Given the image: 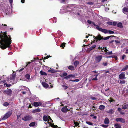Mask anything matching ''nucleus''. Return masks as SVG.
<instances>
[{"label":"nucleus","instance_id":"nucleus-15","mask_svg":"<svg viewBox=\"0 0 128 128\" xmlns=\"http://www.w3.org/2000/svg\"><path fill=\"white\" fill-rule=\"evenodd\" d=\"M43 120L45 122H49V120L48 119V118L46 116H44L43 117Z\"/></svg>","mask_w":128,"mask_h":128},{"label":"nucleus","instance_id":"nucleus-56","mask_svg":"<svg viewBox=\"0 0 128 128\" xmlns=\"http://www.w3.org/2000/svg\"><path fill=\"white\" fill-rule=\"evenodd\" d=\"M87 22L90 24H91L92 23V22L89 20H88Z\"/></svg>","mask_w":128,"mask_h":128},{"label":"nucleus","instance_id":"nucleus-12","mask_svg":"<svg viewBox=\"0 0 128 128\" xmlns=\"http://www.w3.org/2000/svg\"><path fill=\"white\" fill-rule=\"evenodd\" d=\"M104 123L105 124H108L109 123V120L108 118L106 117L104 119Z\"/></svg>","mask_w":128,"mask_h":128},{"label":"nucleus","instance_id":"nucleus-54","mask_svg":"<svg viewBox=\"0 0 128 128\" xmlns=\"http://www.w3.org/2000/svg\"><path fill=\"white\" fill-rule=\"evenodd\" d=\"M12 91L10 89H8V95L12 93Z\"/></svg>","mask_w":128,"mask_h":128},{"label":"nucleus","instance_id":"nucleus-48","mask_svg":"<svg viewBox=\"0 0 128 128\" xmlns=\"http://www.w3.org/2000/svg\"><path fill=\"white\" fill-rule=\"evenodd\" d=\"M72 82H78L79 81V79H76L74 80H70Z\"/></svg>","mask_w":128,"mask_h":128},{"label":"nucleus","instance_id":"nucleus-49","mask_svg":"<svg viewBox=\"0 0 128 128\" xmlns=\"http://www.w3.org/2000/svg\"><path fill=\"white\" fill-rule=\"evenodd\" d=\"M107 24L110 25H112V22H107Z\"/></svg>","mask_w":128,"mask_h":128},{"label":"nucleus","instance_id":"nucleus-7","mask_svg":"<svg viewBox=\"0 0 128 128\" xmlns=\"http://www.w3.org/2000/svg\"><path fill=\"white\" fill-rule=\"evenodd\" d=\"M12 71L13 73L10 76V78L11 80H14L16 77V73H14L15 72L14 71L12 70Z\"/></svg>","mask_w":128,"mask_h":128},{"label":"nucleus","instance_id":"nucleus-34","mask_svg":"<svg viewBox=\"0 0 128 128\" xmlns=\"http://www.w3.org/2000/svg\"><path fill=\"white\" fill-rule=\"evenodd\" d=\"M25 77L27 79L29 80L30 78V75L28 74H26L25 75Z\"/></svg>","mask_w":128,"mask_h":128},{"label":"nucleus","instance_id":"nucleus-36","mask_svg":"<svg viewBox=\"0 0 128 128\" xmlns=\"http://www.w3.org/2000/svg\"><path fill=\"white\" fill-rule=\"evenodd\" d=\"M74 123L76 126H78V127H80L79 124L77 122H75L74 121Z\"/></svg>","mask_w":128,"mask_h":128},{"label":"nucleus","instance_id":"nucleus-53","mask_svg":"<svg viewBox=\"0 0 128 128\" xmlns=\"http://www.w3.org/2000/svg\"><path fill=\"white\" fill-rule=\"evenodd\" d=\"M101 126L102 127H103L104 128H106L108 126V125H104V124H102L101 125Z\"/></svg>","mask_w":128,"mask_h":128},{"label":"nucleus","instance_id":"nucleus-50","mask_svg":"<svg viewBox=\"0 0 128 128\" xmlns=\"http://www.w3.org/2000/svg\"><path fill=\"white\" fill-rule=\"evenodd\" d=\"M113 57H114V56H106V58H113Z\"/></svg>","mask_w":128,"mask_h":128},{"label":"nucleus","instance_id":"nucleus-42","mask_svg":"<svg viewBox=\"0 0 128 128\" xmlns=\"http://www.w3.org/2000/svg\"><path fill=\"white\" fill-rule=\"evenodd\" d=\"M4 106H8V103L7 102H5L3 104Z\"/></svg>","mask_w":128,"mask_h":128},{"label":"nucleus","instance_id":"nucleus-47","mask_svg":"<svg viewBox=\"0 0 128 128\" xmlns=\"http://www.w3.org/2000/svg\"><path fill=\"white\" fill-rule=\"evenodd\" d=\"M53 20L54 22H54H56L57 21V19L56 18L54 17L53 19Z\"/></svg>","mask_w":128,"mask_h":128},{"label":"nucleus","instance_id":"nucleus-26","mask_svg":"<svg viewBox=\"0 0 128 128\" xmlns=\"http://www.w3.org/2000/svg\"><path fill=\"white\" fill-rule=\"evenodd\" d=\"M40 73L41 75L46 76L47 74L45 72H43L42 70H41L40 72Z\"/></svg>","mask_w":128,"mask_h":128},{"label":"nucleus","instance_id":"nucleus-33","mask_svg":"<svg viewBox=\"0 0 128 128\" xmlns=\"http://www.w3.org/2000/svg\"><path fill=\"white\" fill-rule=\"evenodd\" d=\"M40 111V109H36L34 110L33 112L34 113H36V112H39Z\"/></svg>","mask_w":128,"mask_h":128},{"label":"nucleus","instance_id":"nucleus-25","mask_svg":"<svg viewBox=\"0 0 128 128\" xmlns=\"http://www.w3.org/2000/svg\"><path fill=\"white\" fill-rule=\"evenodd\" d=\"M118 82V83L121 84H124L126 82V81L125 80H120V82H119V81Z\"/></svg>","mask_w":128,"mask_h":128},{"label":"nucleus","instance_id":"nucleus-38","mask_svg":"<svg viewBox=\"0 0 128 128\" xmlns=\"http://www.w3.org/2000/svg\"><path fill=\"white\" fill-rule=\"evenodd\" d=\"M49 72L51 73H54L55 72V71L54 70H50L48 71Z\"/></svg>","mask_w":128,"mask_h":128},{"label":"nucleus","instance_id":"nucleus-46","mask_svg":"<svg viewBox=\"0 0 128 128\" xmlns=\"http://www.w3.org/2000/svg\"><path fill=\"white\" fill-rule=\"evenodd\" d=\"M52 57V56H47L46 57H44V59H46L48 58H49L50 57Z\"/></svg>","mask_w":128,"mask_h":128},{"label":"nucleus","instance_id":"nucleus-45","mask_svg":"<svg viewBox=\"0 0 128 128\" xmlns=\"http://www.w3.org/2000/svg\"><path fill=\"white\" fill-rule=\"evenodd\" d=\"M108 32L110 34H113L114 33V32L111 30H108Z\"/></svg>","mask_w":128,"mask_h":128},{"label":"nucleus","instance_id":"nucleus-62","mask_svg":"<svg viewBox=\"0 0 128 128\" xmlns=\"http://www.w3.org/2000/svg\"><path fill=\"white\" fill-rule=\"evenodd\" d=\"M114 42L116 43V44L120 43V42L119 41L117 40H115Z\"/></svg>","mask_w":128,"mask_h":128},{"label":"nucleus","instance_id":"nucleus-13","mask_svg":"<svg viewBox=\"0 0 128 128\" xmlns=\"http://www.w3.org/2000/svg\"><path fill=\"white\" fill-rule=\"evenodd\" d=\"M122 12L123 13L126 14V12H128V8L124 7L122 9Z\"/></svg>","mask_w":128,"mask_h":128},{"label":"nucleus","instance_id":"nucleus-32","mask_svg":"<svg viewBox=\"0 0 128 128\" xmlns=\"http://www.w3.org/2000/svg\"><path fill=\"white\" fill-rule=\"evenodd\" d=\"M34 106L35 107H38L39 106L38 104V102H34L33 103Z\"/></svg>","mask_w":128,"mask_h":128},{"label":"nucleus","instance_id":"nucleus-59","mask_svg":"<svg viewBox=\"0 0 128 128\" xmlns=\"http://www.w3.org/2000/svg\"><path fill=\"white\" fill-rule=\"evenodd\" d=\"M126 56L125 55H123L122 56V60H124V58L125 57H126Z\"/></svg>","mask_w":128,"mask_h":128},{"label":"nucleus","instance_id":"nucleus-35","mask_svg":"<svg viewBox=\"0 0 128 128\" xmlns=\"http://www.w3.org/2000/svg\"><path fill=\"white\" fill-rule=\"evenodd\" d=\"M73 75L72 74H70L68 76H66L64 77L65 79H68L70 78V77H72Z\"/></svg>","mask_w":128,"mask_h":128},{"label":"nucleus","instance_id":"nucleus-24","mask_svg":"<svg viewBox=\"0 0 128 128\" xmlns=\"http://www.w3.org/2000/svg\"><path fill=\"white\" fill-rule=\"evenodd\" d=\"M128 68V65H127L124 67L121 70V71H124L126 70Z\"/></svg>","mask_w":128,"mask_h":128},{"label":"nucleus","instance_id":"nucleus-27","mask_svg":"<svg viewBox=\"0 0 128 128\" xmlns=\"http://www.w3.org/2000/svg\"><path fill=\"white\" fill-rule=\"evenodd\" d=\"M114 36H108L104 38V37H103V38L102 39V40L103 39L104 40H106L108 39L110 37Z\"/></svg>","mask_w":128,"mask_h":128},{"label":"nucleus","instance_id":"nucleus-9","mask_svg":"<svg viewBox=\"0 0 128 128\" xmlns=\"http://www.w3.org/2000/svg\"><path fill=\"white\" fill-rule=\"evenodd\" d=\"M11 38L10 37V36L8 35V50L9 49L11 50V47L12 45H10L11 43L12 42V40H11Z\"/></svg>","mask_w":128,"mask_h":128},{"label":"nucleus","instance_id":"nucleus-18","mask_svg":"<svg viewBox=\"0 0 128 128\" xmlns=\"http://www.w3.org/2000/svg\"><path fill=\"white\" fill-rule=\"evenodd\" d=\"M79 62L78 60H76L74 62V64L75 68H76L78 65L79 64Z\"/></svg>","mask_w":128,"mask_h":128},{"label":"nucleus","instance_id":"nucleus-17","mask_svg":"<svg viewBox=\"0 0 128 128\" xmlns=\"http://www.w3.org/2000/svg\"><path fill=\"white\" fill-rule=\"evenodd\" d=\"M42 84L44 87L48 88V84L45 82H42Z\"/></svg>","mask_w":128,"mask_h":128},{"label":"nucleus","instance_id":"nucleus-61","mask_svg":"<svg viewBox=\"0 0 128 128\" xmlns=\"http://www.w3.org/2000/svg\"><path fill=\"white\" fill-rule=\"evenodd\" d=\"M87 4H88L89 5H92L93 4V3L91 2H87Z\"/></svg>","mask_w":128,"mask_h":128},{"label":"nucleus","instance_id":"nucleus-30","mask_svg":"<svg viewBox=\"0 0 128 128\" xmlns=\"http://www.w3.org/2000/svg\"><path fill=\"white\" fill-rule=\"evenodd\" d=\"M105 106L103 105H100L99 106V109L100 110H102L103 109L105 108Z\"/></svg>","mask_w":128,"mask_h":128},{"label":"nucleus","instance_id":"nucleus-43","mask_svg":"<svg viewBox=\"0 0 128 128\" xmlns=\"http://www.w3.org/2000/svg\"><path fill=\"white\" fill-rule=\"evenodd\" d=\"M86 123L90 125H92V124L90 122L86 121Z\"/></svg>","mask_w":128,"mask_h":128},{"label":"nucleus","instance_id":"nucleus-23","mask_svg":"<svg viewBox=\"0 0 128 128\" xmlns=\"http://www.w3.org/2000/svg\"><path fill=\"white\" fill-rule=\"evenodd\" d=\"M10 3V5L11 7V10H12V4L13 2V0H8Z\"/></svg>","mask_w":128,"mask_h":128},{"label":"nucleus","instance_id":"nucleus-21","mask_svg":"<svg viewBox=\"0 0 128 128\" xmlns=\"http://www.w3.org/2000/svg\"><path fill=\"white\" fill-rule=\"evenodd\" d=\"M117 26L119 28H122L123 27L122 23L120 22L117 23Z\"/></svg>","mask_w":128,"mask_h":128},{"label":"nucleus","instance_id":"nucleus-4","mask_svg":"<svg viewBox=\"0 0 128 128\" xmlns=\"http://www.w3.org/2000/svg\"><path fill=\"white\" fill-rule=\"evenodd\" d=\"M31 119V116L29 115H28L25 116L24 118H22V120L26 121L30 120Z\"/></svg>","mask_w":128,"mask_h":128},{"label":"nucleus","instance_id":"nucleus-16","mask_svg":"<svg viewBox=\"0 0 128 128\" xmlns=\"http://www.w3.org/2000/svg\"><path fill=\"white\" fill-rule=\"evenodd\" d=\"M114 112V110L112 109H111L108 110L106 111V112L109 114H113Z\"/></svg>","mask_w":128,"mask_h":128},{"label":"nucleus","instance_id":"nucleus-41","mask_svg":"<svg viewBox=\"0 0 128 128\" xmlns=\"http://www.w3.org/2000/svg\"><path fill=\"white\" fill-rule=\"evenodd\" d=\"M118 23L116 22H112V25L113 26H116L117 24Z\"/></svg>","mask_w":128,"mask_h":128},{"label":"nucleus","instance_id":"nucleus-31","mask_svg":"<svg viewBox=\"0 0 128 128\" xmlns=\"http://www.w3.org/2000/svg\"><path fill=\"white\" fill-rule=\"evenodd\" d=\"M66 44V43L63 42L60 45V47H62V48L64 49L65 46V45Z\"/></svg>","mask_w":128,"mask_h":128},{"label":"nucleus","instance_id":"nucleus-28","mask_svg":"<svg viewBox=\"0 0 128 128\" xmlns=\"http://www.w3.org/2000/svg\"><path fill=\"white\" fill-rule=\"evenodd\" d=\"M67 73L65 72L63 73L62 74H61L60 76L61 77L66 76L67 75Z\"/></svg>","mask_w":128,"mask_h":128},{"label":"nucleus","instance_id":"nucleus-57","mask_svg":"<svg viewBox=\"0 0 128 128\" xmlns=\"http://www.w3.org/2000/svg\"><path fill=\"white\" fill-rule=\"evenodd\" d=\"M103 65L104 66H106L107 65H108V63L106 62V63H103Z\"/></svg>","mask_w":128,"mask_h":128},{"label":"nucleus","instance_id":"nucleus-51","mask_svg":"<svg viewBox=\"0 0 128 128\" xmlns=\"http://www.w3.org/2000/svg\"><path fill=\"white\" fill-rule=\"evenodd\" d=\"M62 86L64 88V89L65 90H66V89H67L68 88V87L67 86H66L62 85Z\"/></svg>","mask_w":128,"mask_h":128},{"label":"nucleus","instance_id":"nucleus-40","mask_svg":"<svg viewBox=\"0 0 128 128\" xmlns=\"http://www.w3.org/2000/svg\"><path fill=\"white\" fill-rule=\"evenodd\" d=\"M3 93L6 94L7 95H8V90H4L3 91Z\"/></svg>","mask_w":128,"mask_h":128},{"label":"nucleus","instance_id":"nucleus-60","mask_svg":"<svg viewBox=\"0 0 128 128\" xmlns=\"http://www.w3.org/2000/svg\"><path fill=\"white\" fill-rule=\"evenodd\" d=\"M114 56V57H113V58H114L115 60H118V57L117 56Z\"/></svg>","mask_w":128,"mask_h":128},{"label":"nucleus","instance_id":"nucleus-20","mask_svg":"<svg viewBox=\"0 0 128 128\" xmlns=\"http://www.w3.org/2000/svg\"><path fill=\"white\" fill-rule=\"evenodd\" d=\"M68 69L71 70H74V67L73 66H68Z\"/></svg>","mask_w":128,"mask_h":128},{"label":"nucleus","instance_id":"nucleus-58","mask_svg":"<svg viewBox=\"0 0 128 128\" xmlns=\"http://www.w3.org/2000/svg\"><path fill=\"white\" fill-rule=\"evenodd\" d=\"M92 80H98V79H97V78L95 77L93 78L92 79Z\"/></svg>","mask_w":128,"mask_h":128},{"label":"nucleus","instance_id":"nucleus-55","mask_svg":"<svg viewBox=\"0 0 128 128\" xmlns=\"http://www.w3.org/2000/svg\"><path fill=\"white\" fill-rule=\"evenodd\" d=\"M118 111L119 112H120L122 110V109L120 108H118Z\"/></svg>","mask_w":128,"mask_h":128},{"label":"nucleus","instance_id":"nucleus-3","mask_svg":"<svg viewBox=\"0 0 128 128\" xmlns=\"http://www.w3.org/2000/svg\"><path fill=\"white\" fill-rule=\"evenodd\" d=\"M103 56L101 55H98L96 56L95 58V61L96 63L100 62Z\"/></svg>","mask_w":128,"mask_h":128},{"label":"nucleus","instance_id":"nucleus-39","mask_svg":"<svg viewBox=\"0 0 128 128\" xmlns=\"http://www.w3.org/2000/svg\"><path fill=\"white\" fill-rule=\"evenodd\" d=\"M51 126L52 127L54 128H57L58 127V126L57 125H55L53 124H52Z\"/></svg>","mask_w":128,"mask_h":128},{"label":"nucleus","instance_id":"nucleus-29","mask_svg":"<svg viewBox=\"0 0 128 128\" xmlns=\"http://www.w3.org/2000/svg\"><path fill=\"white\" fill-rule=\"evenodd\" d=\"M35 122H33L30 123L29 124V126L30 127L34 126L35 125Z\"/></svg>","mask_w":128,"mask_h":128},{"label":"nucleus","instance_id":"nucleus-14","mask_svg":"<svg viewBox=\"0 0 128 128\" xmlns=\"http://www.w3.org/2000/svg\"><path fill=\"white\" fill-rule=\"evenodd\" d=\"M96 45H94L88 48V50H89V52H90L92 50H93L96 47Z\"/></svg>","mask_w":128,"mask_h":128},{"label":"nucleus","instance_id":"nucleus-6","mask_svg":"<svg viewBox=\"0 0 128 128\" xmlns=\"http://www.w3.org/2000/svg\"><path fill=\"white\" fill-rule=\"evenodd\" d=\"M116 121L117 122H120L124 123L125 122V120L122 118H117L116 119Z\"/></svg>","mask_w":128,"mask_h":128},{"label":"nucleus","instance_id":"nucleus-22","mask_svg":"<svg viewBox=\"0 0 128 128\" xmlns=\"http://www.w3.org/2000/svg\"><path fill=\"white\" fill-rule=\"evenodd\" d=\"M115 128H121V126L120 124H114Z\"/></svg>","mask_w":128,"mask_h":128},{"label":"nucleus","instance_id":"nucleus-52","mask_svg":"<svg viewBox=\"0 0 128 128\" xmlns=\"http://www.w3.org/2000/svg\"><path fill=\"white\" fill-rule=\"evenodd\" d=\"M92 24H93L94 26H96V27H98V26H98V25H96V24H95V23H94V22H92Z\"/></svg>","mask_w":128,"mask_h":128},{"label":"nucleus","instance_id":"nucleus-64","mask_svg":"<svg viewBox=\"0 0 128 128\" xmlns=\"http://www.w3.org/2000/svg\"><path fill=\"white\" fill-rule=\"evenodd\" d=\"M91 99L92 100H95L96 99V98L95 97H92L91 98Z\"/></svg>","mask_w":128,"mask_h":128},{"label":"nucleus","instance_id":"nucleus-19","mask_svg":"<svg viewBox=\"0 0 128 128\" xmlns=\"http://www.w3.org/2000/svg\"><path fill=\"white\" fill-rule=\"evenodd\" d=\"M128 107V104H124V106H122V109L124 110L127 109Z\"/></svg>","mask_w":128,"mask_h":128},{"label":"nucleus","instance_id":"nucleus-2","mask_svg":"<svg viewBox=\"0 0 128 128\" xmlns=\"http://www.w3.org/2000/svg\"><path fill=\"white\" fill-rule=\"evenodd\" d=\"M94 40L92 41L91 42V44H92L93 43H94L95 42V41L97 42L98 41H100L103 38V36H102L100 34L98 35L97 36H96V37H95V36H94Z\"/></svg>","mask_w":128,"mask_h":128},{"label":"nucleus","instance_id":"nucleus-8","mask_svg":"<svg viewBox=\"0 0 128 128\" xmlns=\"http://www.w3.org/2000/svg\"><path fill=\"white\" fill-rule=\"evenodd\" d=\"M119 78L120 79H124L125 78V74L124 72H122L119 76Z\"/></svg>","mask_w":128,"mask_h":128},{"label":"nucleus","instance_id":"nucleus-10","mask_svg":"<svg viewBox=\"0 0 128 128\" xmlns=\"http://www.w3.org/2000/svg\"><path fill=\"white\" fill-rule=\"evenodd\" d=\"M8 118V112L6 113L3 116H2L0 118V120H4Z\"/></svg>","mask_w":128,"mask_h":128},{"label":"nucleus","instance_id":"nucleus-44","mask_svg":"<svg viewBox=\"0 0 128 128\" xmlns=\"http://www.w3.org/2000/svg\"><path fill=\"white\" fill-rule=\"evenodd\" d=\"M106 54H112V51L110 52H106Z\"/></svg>","mask_w":128,"mask_h":128},{"label":"nucleus","instance_id":"nucleus-1","mask_svg":"<svg viewBox=\"0 0 128 128\" xmlns=\"http://www.w3.org/2000/svg\"><path fill=\"white\" fill-rule=\"evenodd\" d=\"M0 47L2 49L8 47V36L6 32L0 34Z\"/></svg>","mask_w":128,"mask_h":128},{"label":"nucleus","instance_id":"nucleus-5","mask_svg":"<svg viewBox=\"0 0 128 128\" xmlns=\"http://www.w3.org/2000/svg\"><path fill=\"white\" fill-rule=\"evenodd\" d=\"M96 29L106 34L108 32V30L106 29H103L99 27H96Z\"/></svg>","mask_w":128,"mask_h":128},{"label":"nucleus","instance_id":"nucleus-63","mask_svg":"<svg viewBox=\"0 0 128 128\" xmlns=\"http://www.w3.org/2000/svg\"><path fill=\"white\" fill-rule=\"evenodd\" d=\"M38 104H39V106H41L42 105V103L41 102H38Z\"/></svg>","mask_w":128,"mask_h":128},{"label":"nucleus","instance_id":"nucleus-37","mask_svg":"<svg viewBox=\"0 0 128 128\" xmlns=\"http://www.w3.org/2000/svg\"><path fill=\"white\" fill-rule=\"evenodd\" d=\"M108 100L109 101V102H115V100H113L112 99V98H110V99Z\"/></svg>","mask_w":128,"mask_h":128},{"label":"nucleus","instance_id":"nucleus-11","mask_svg":"<svg viewBox=\"0 0 128 128\" xmlns=\"http://www.w3.org/2000/svg\"><path fill=\"white\" fill-rule=\"evenodd\" d=\"M61 111L63 112L66 113L68 111V109L66 107H63L62 108Z\"/></svg>","mask_w":128,"mask_h":128}]
</instances>
